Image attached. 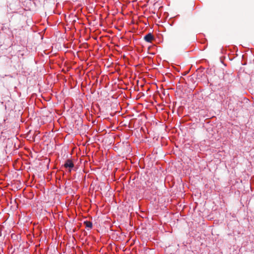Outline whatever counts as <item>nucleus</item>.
<instances>
[{
  "instance_id": "obj_3",
  "label": "nucleus",
  "mask_w": 254,
  "mask_h": 254,
  "mask_svg": "<svg viewBox=\"0 0 254 254\" xmlns=\"http://www.w3.org/2000/svg\"><path fill=\"white\" fill-rule=\"evenodd\" d=\"M85 224H86V228L88 230L91 229L93 227V225H92L93 223H85Z\"/></svg>"
},
{
  "instance_id": "obj_2",
  "label": "nucleus",
  "mask_w": 254,
  "mask_h": 254,
  "mask_svg": "<svg viewBox=\"0 0 254 254\" xmlns=\"http://www.w3.org/2000/svg\"><path fill=\"white\" fill-rule=\"evenodd\" d=\"M153 38V36L151 33H148L144 37V40L147 42H151Z\"/></svg>"
},
{
  "instance_id": "obj_5",
  "label": "nucleus",
  "mask_w": 254,
  "mask_h": 254,
  "mask_svg": "<svg viewBox=\"0 0 254 254\" xmlns=\"http://www.w3.org/2000/svg\"><path fill=\"white\" fill-rule=\"evenodd\" d=\"M96 227H97V228H99V226H98V225H97Z\"/></svg>"
},
{
  "instance_id": "obj_4",
  "label": "nucleus",
  "mask_w": 254,
  "mask_h": 254,
  "mask_svg": "<svg viewBox=\"0 0 254 254\" xmlns=\"http://www.w3.org/2000/svg\"><path fill=\"white\" fill-rule=\"evenodd\" d=\"M83 222L86 223V222H90L88 221H84Z\"/></svg>"
},
{
  "instance_id": "obj_1",
  "label": "nucleus",
  "mask_w": 254,
  "mask_h": 254,
  "mask_svg": "<svg viewBox=\"0 0 254 254\" xmlns=\"http://www.w3.org/2000/svg\"><path fill=\"white\" fill-rule=\"evenodd\" d=\"M64 167L66 168H69V171L71 172V169L74 167V164L71 160L67 159L64 164Z\"/></svg>"
}]
</instances>
